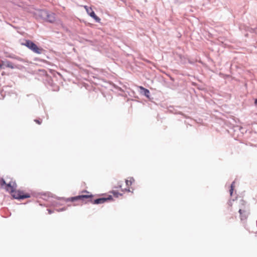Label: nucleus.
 <instances>
[{"mask_svg": "<svg viewBox=\"0 0 257 257\" xmlns=\"http://www.w3.org/2000/svg\"><path fill=\"white\" fill-rule=\"evenodd\" d=\"M82 193H86L87 194L86 195H78L75 197H72L70 198H67L66 199V202L71 201V202H75L76 201H81L82 203H86L87 202H91L92 204H102L105 202L107 200L111 199V197H109L108 198H98L95 200H93L92 198L93 195L88 192L86 190H84L82 191Z\"/></svg>", "mask_w": 257, "mask_h": 257, "instance_id": "obj_1", "label": "nucleus"}, {"mask_svg": "<svg viewBox=\"0 0 257 257\" xmlns=\"http://www.w3.org/2000/svg\"><path fill=\"white\" fill-rule=\"evenodd\" d=\"M2 182L3 184L5 185V189L10 193L14 198L21 200L31 197L30 194L24 190H16L17 184L15 181H10L8 183H6L5 181L3 180Z\"/></svg>", "mask_w": 257, "mask_h": 257, "instance_id": "obj_2", "label": "nucleus"}, {"mask_svg": "<svg viewBox=\"0 0 257 257\" xmlns=\"http://www.w3.org/2000/svg\"><path fill=\"white\" fill-rule=\"evenodd\" d=\"M22 45L26 46L33 52L38 54H41L44 51L42 48L38 47L34 43L29 40H26L25 43H23Z\"/></svg>", "mask_w": 257, "mask_h": 257, "instance_id": "obj_3", "label": "nucleus"}, {"mask_svg": "<svg viewBox=\"0 0 257 257\" xmlns=\"http://www.w3.org/2000/svg\"><path fill=\"white\" fill-rule=\"evenodd\" d=\"M39 15L43 20L50 23L54 22L56 20L55 15L54 13H49L46 11H40L39 12Z\"/></svg>", "mask_w": 257, "mask_h": 257, "instance_id": "obj_4", "label": "nucleus"}, {"mask_svg": "<svg viewBox=\"0 0 257 257\" xmlns=\"http://www.w3.org/2000/svg\"><path fill=\"white\" fill-rule=\"evenodd\" d=\"M242 207L239 208V213L241 220H245L249 214V210L248 208L244 204V201H242Z\"/></svg>", "mask_w": 257, "mask_h": 257, "instance_id": "obj_5", "label": "nucleus"}, {"mask_svg": "<svg viewBox=\"0 0 257 257\" xmlns=\"http://www.w3.org/2000/svg\"><path fill=\"white\" fill-rule=\"evenodd\" d=\"M134 182V180L130 178L129 179H127L125 180V185L126 187H123L122 185H119V188L121 189L122 191H131V186L132 185L133 182Z\"/></svg>", "mask_w": 257, "mask_h": 257, "instance_id": "obj_6", "label": "nucleus"}, {"mask_svg": "<svg viewBox=\"0 0 257 257\" xmlns=\"http://www.w3.org/2000/svg\"><path fill=\"white\" fill-rule=\"evenodd\" d=\"M84 8L85 9L86 11L87 12L88 15H89L91 18L94 19L96 22H100L101 20L100 19L95 15V13L92 10L91 7H88L87 6H84Z\"/></svg>", "mask_w": 257, "mask_h": 257, "instance_id": "obj_7", "label": "nucleus"}, {"mask_svg": "<svg viewBox=\"0 0 257 257\" xmlns=\"http://www.w3.org/2000/svg\"><path fill=\"white\" fill-rule=\"evenodd\" d=\"M140 89L143 90L144 91V94L146 96H147V97H149L150 91L148 89L145 88L143 86H140Z\"/></svg>", "mask_w": 257, "mask_h": 257, "instance_id": "obj_8", "label": "nucleus"}, {"mask_svg": "<svg viewBox=\"0 0 257 257\" xmlns=\"http://www.w3.org/2000/svg\"><path fill=\"white\" fill-rule=\"evenodd\" d=\"M6 66L12 69H13L14 68L13 64L10 62H7L6 64Z\"/></svg>", "mask_w": 257, "mask_h": 257, "instance_id": "obj_9", "label": "nucleus"}, {"mask_svg": "<svg viewBox=\"0 0 257 257\" xmlns=\"http://www.w3.org/2000/svg\"><path fill=\"white\" fill-rule=\"evenodd\" d=\"M233 184H234V183H232V184L231 185L230 189L229 190L230 194L231 196L232 194L233 190V188H234V185H233Z\"/></svg>", "mask_w": 257, "mask_h": 257, "instance_id": "obj_10", "label": "nucleus"}, {"mask_svg": "<svg viewBox=\"0 0 257 257\" xmlns=\"http://www.w3.org/2000/svg\"><path fill=\"white\" fill-rule=\"evenodd\" d=\"M35 121L38 123V124H41V123H42V120H39V119H35Z\"/></svg>", "mask_w": 257, "mask_h": 257, "instance_id": "obj_11", "label": "nucleus"}, {"mask_svg": "<svg viewBox=\"0 0 257 257\" xmlns=\"http://www.w3.org/2000/svg\"><path fill=\"white\" fill-rule=\"evenodd\" d=\"M112 193L113 194L114 196H116V197H118V193L115 191H113L112 192Z\"/></svg>", "mask_w": 257, "mask_h": 257, "instance_id": "obj_12", "label": "nucleus"}, {"mask_svg": "<svg viewBox=\"0 0 257 257\" xmlns=\"http://www.w3.org/2000/svg\"><path fill=\"white\" fill-rule=\"evenodd\" d=\"M4 65V62H2V63H0V69L3 68V66Z\"/></svg>", "mask_w": 257, "mask_h": 257, "instance_id": "obj_13", "label": "nucleus"}, {"mask_svg": "<svg viewBox=\"0 0 257 257\" xmlns=\"http://www.w3.org/2000/svg\"><path fill=\"white\" fill-rule=\"evenodd\" d=\"M254 103H255V105H257V99H255Z\"/></svg>", "mask_w": 257, "mask_h": 257, "instance_id": "obj_14", "label": "nucleus"}, {"mask_svg": "<svg viewBox=\"0 0 257 257\" xmlns=\"http://www.w3.org/2000/svg\"><path fill=\"white\" fill-rule=\"evenodd\" d=\"M48 212L49 214H51L52 212L51 210H48Z\"/></svg>", "mask_w": 257, "mask_h": 257, "instance_id": "obj_15", "label": "nucleus"}]
</instances>
